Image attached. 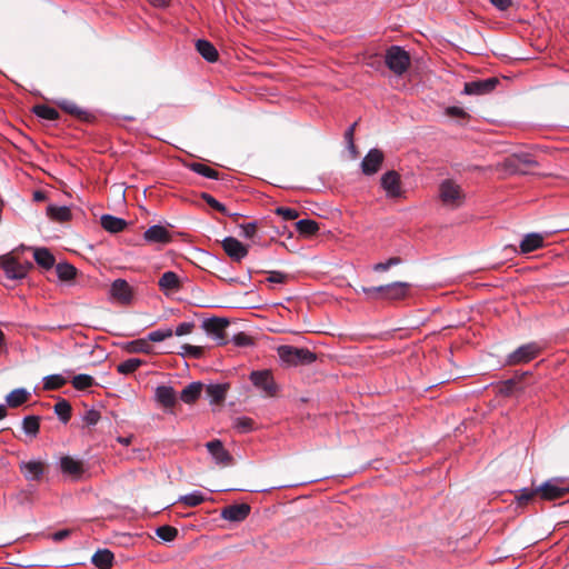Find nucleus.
<instances>
[{
  "label": "nucleus",
  "mask_w": 569,
  "mask_h": 569,
  "mask_svg": "<svg viewBox=\"0 0 569 569\" xmlns=\"http://www.w3.org/2000/svg\"><path fill=\"white\" fill-rule=\"evenodd\" d=\"M506 154L500 162V177L511 174H533L538 162L528 152H510L508 149H500V154Z\"/></svg>",
  "instance_id": "nucleus-1"
},
{
  "label": "nucleus",
  "mask_w": 569,
  "mask_h": 569,
  "mask_svg": "<svg viewBox=\"0 0 569 569\" xmlns=\"http://www.w3.org/2000/svg\"><path fill=\"white\" fill-rule=\"evenodd\" d=\"M569 493V487L556 485L552 480L543 482L535 490L523 489L520 495L515 496L517 507H523L530 502L536 495H540L541 499L552 501L563 498Z\"/></svg>",
  "instance_id": "nucleus-2"
},
{
  "label": "nucleus",
  "mask_w": 569,
  "mask_h": 569,
  "mask_svg": "<svg viewBox=\"0 0 569 569\" xmlns=\"http://www.w3.org/2000/svg\"><path fill=\"white\" fill-rule=\"evenodd\" d=\"M280 359L290 366L310 365L317 360V355L307 348L293 346H280L278 348Z\"/></svg>",
  "instance_id": "nucleus-3"
},
{
  "label": "nucleus",
  "mask_w": 569,
  "mask_h": 569,
  "mask_svg": "<svg viewBox=\"0 0 569 569\" xmlns=\"http://www.w3.org/2000/svg\"><path fill=\"white\" fill-rule=\"evenodd\" d=\"M410 61V54L399 46H391L386 51V66L397 76H402L407 72Z\"/></svg>",
  "instance_id": "nucleus-4"
},
{
  "label": "nucleus",
  "mask_w": 569,
  "mask_h": 569,
  "mask_svg": "<svg viewBox=\"0 0 569 569\" xmlns=\"http://www.w3.org/2000/svg\"><path fill=\"white\" fill-rule=\"evenodd\" d=\"M541 347L537 342H530L520 346L509 353L505 360L506 366H516L527 363L537 358L541 352Z\"/></svg>",
  "instance_id": "nucleus-5"
},
{
  "label": "nucleus",
  "mask_w": 569,
  "mask_h": 569,
  "mask_svg": "<svg viewBox=\"0 0 569 569\" xmlns=\"http://www.w3.org/2000/svg\"><path fill=\"white\" fill-rule=\"evenodd\" d=\"M439 197L445 206L460 207L465 201V194L459 184L452 180H445L439 187Z\"/></svg>",
  "instance_id": "nucleus-6"
},
{
  "label": "nucleus",
  "mask_w": 569,
  "mask_h": 569,
  "mask_svg": "<svg viewBox=\"0 0 569 569\" xmlns=\"http://www.w3.org/2000/svg\"><path fill=\"white\" fill-rule=\"evenodd\" d=\"M250 381L267 397H274L278 392V386L270 370L252 371Z\"/></svg>",
  "instance_id": "nucleus-7"
},
{
  "label": "nucleus",
  "mask_w": 569,
  "mask_h": 569,
  "mask_svg": "<svg viewBox=\"0 0 569 569\" xmlns=\"http://www.w3.org/2000/svg\"><path fill=\"white\" fill-rule=\"evenodd\" d=\"M410 288V283L397 281L379 286L378 290H380L381 299L389 301H398L405 299L408 296Z\"/></svg>",
  "instance_id": "nucleus-8"
},
{
  "label": "nucleus",
  "mask_w": 569,
  "mask_h": 569,
  "mask_svg": "<svg viewBox=\"0 0 569 569\" xmlns=\"http://www.w3.org/2000/svg\"><path fill=\"white\" fill-rule=\"evenodd\" d=\"M0 266L7 277L13 280L23 279L28 274V267H24L11 254L0 256Z\"/></svg>",
  "instance_id": "nucleus-9"
},
{
  "label": "nucleus",
  "mask_w": 569,
  "mask_h": 569,
  "mask_svg": "<svg viewBox=\"0 0 569 569\" xmlns=\"http://www.w3.org/2000/svg\"><path fill=\"white\" fill-rule=\"evenodd\" d=\"M221 246L226 254L234 262H240L249 252L248 247L233 237L224 238Z\"/></svg>",
  "instance_id": "nucleus-10"
},
{
  "label": "nucleus",
  "mask_w": 569,
  "mask_h": 569,
  "mask_svg": "<svg viewBox=\"0 0 569 569\" xmlns=\"http://www.w3.org/2000/svg\"><path fill=\"white\" fill-rule=\"evenodd\" d=\"M229 326V321L226 318H211L203 322L206 331L213 336L217 343L222 346L227 343L226 330Z\"/></svg>",
  "instance_id": "nucleus-11"
},
{
  "label": "nucleus",
  "mask_w": 569,
  "mask_h": 569,
  "mask_svg": "<svg viewBox=\"0 0 569 569\" xmlns=\"http://www.w3.org/2000/svg\"><path fill=\"white\" fill-rule=\"evenodd\" d=\"M110 295L118 302L128 305L132 300L133 289L124 279H116L110 286Z\"/></svg>",
  "instance_id": "nucleus-12"
},
{
  "label": "nucleus",
  "mask_w": 569,
  "mask_h": 569,
  "mask_svg": "<svg viewBox=\"0 0 569 569\" xmlns=\"http://www.w3.org/2000/svg\"><path fill=\"white\" fill-rule=\"evenodd\" d=\"M498 84V77L466 82L463 92L467 94H487L492 92Z\"/></svg>",
  "instance_id": "nucleus-13"
},
{
  "label": "nucleus",
  "mask_w": 569,
  "mask_h": 569,
  "mask_svg": "<svg viewBox=\"0 0 569 569\" xmlns=\"http://www.w3.org/2000/svg\"><path fill=\"white\" fill-rule=\"evenodd\" d=\"M48 466L38 460L22 461L19 463V470L29 481H39L46 472Z\"/></svg>",
  "instance_id": "nucleus-14"
},
{
  "label": "nucleus",
  "mask_w": 569,
  "mask_h": 569,
  "mask_svg": "<svg viewBox=\"0 0 569 569\" xmlns=\"http://www.w3.org/2000/svg\"><path fill=\"white\" fill-rule=\"evenodd\" d=\"M383 152L379 149H371L361 162V170L366 176H372L380 170L383 162Z\"/></svg>",
  "instance_id": "nucleus-15"
},
{
  "label": "nucleus",
  "mask_w": 569,
  "mask_h": 569,
  "mask_svg": "<svg viewBox=\"0 0 569 569\" xmlns=\"http://www.w3.org/2000/svg\"><path fill=\"white\" fill-rule=\"evenodd\" d=\"M60 469L63 475L69 476L72 479H80L86 471L83 461L74 459L71 456L61 457Z\"/></svg>",
  "instance_id": "nucleus-16"
},
{
  "label": "nucleus",
  "mask_w": 569,
  "mask_h": 569,
  "mask_svg": "<svg viewBox=\"0 0 569 569\" xmlns=\"http://www.w3.org/2000/svg\"><path fill=\"white\" fill-rule=\"evenodd\" d=\"M206 447L218 465L230 466L233 463L232 456L224 449L220 440H211L206 443Z\"/></svg>",
  "instance_id": "nucleus-17"
},
{
  "label": "nucleus",
  "mask_w": 569,
  "mask_h": 569,
  "mask_svg": "<svg viewBox=\"0 0 569 569\" xmlns=\"http://www.w3.org/2000/svg\"><path fill=\"white\" fill-rule=\"evenodd\" d=\"M158 286L166 296L178 292L182 287L179 276L173 271H166L162 273L158 281Z\"/></svg>",
  "instance_id": "nucleus-18"
},
{
  "label": "nucleus",
  "mask_w": 569,
  "mask_h": 569,
  "mask_svg": "<svg viewBox=\"0 0 569 569\" xmlns=\"http://www.w3.org/2000/svg\"><path fill=\"white\" fill-rule=\"evenodd\" d=\"M381 186L389 197L396 198L401 196L400 176L397 171L386 172L381 177Z\"/></svg>",
  "instance_id": "nucleus-19"
},
{
  "label": "nucleus",
  "mask_w": 569,
  "mask_h": 569,
  "mask_svg": "<svg viewBox=\"0 0 569 569\" xmlns=\"http://www.w3.org/2000/svg\"><path fill=\"white\" fill-rule=\"evenodd\" d=\"M156 399L163 408L170 410L171 412L178 402L177 393L170 386L157 387Z\"/></svg>",
  "instance_id": "nucleus-20"
},
{
  "label": "nucleus",
  "mask_w": 569,
  "mask_h": 569,
  "mask_svg": "<svg viewBox=\"0 0 569 569\" xmlns=\"http://www.w3.org/2000/svg\"><path fill=\"white\" fill-rule=\"evenodd\" d=\"M250 513V506L247 503L231 505L222 509L221 517L229 521L239 522Z\"/></svg>",
  "instance_id": "nucleus-21"
},
{
  "label": "nucleus",
  "mask_w": 569,
  "mask_h": 569,
  "mask_svg": "<svg viewBox=\"0 0 569 569\" xmlns=\"http://www.w3.org/2000/svg\"><path fill=\"white\" fill-rule=\"evenodd\" d=\"M529 375V372L518 373L516 372L513 377L500 381V396H512L522 390L521 379Z\"/></svg>",
  "instance_id": "nucleus-22"
},
{
  "label": "nucleus",
  "mask_w": 569,
  "mask_h": 569,
  "mask_svg": "<svg viewBox=\"0 0 569 569\" xmlns=\"http://www.w3.org/2000/svg\"><path fill=\"white\" fill-rule=\"evenodd\" d=\"M58 106L61 110L73 116L74 118H77L81 121L90 122L93 119V116L91 113H89L87 110H83L82 108H80L73 101L62 100V101L58 102Z\"/></svg>",
  "instance_id": "nucleus-23"
},
{
  "label": "nucleus",
  "mask_w": 569,
  "mask_h": 569,
  "mask_svg": "<svg viewBox=\"0 0 569 569\" xmlns=\"http://www.w3.org/2000/svg\"><path fill=\"white\" fill-rule=\"evenodd\" d=\"M100 224L106 231L111 232V233L121 232L128 226V223L124 219L118 218V217H114L111 214H103L100 218Z\"/></svg>",
  "instance_id": "nucleus-24"
},
{
  "label": "nucleus",
  "mask_w": 569,
  "mask_h": 569,
  "mask_svg": "<svg viewBox=\"0 0 569 569\" xmlns=\"http://www.w3.org/2000/svg\"><path fill=\"white\" fill-rule=\"evenodd\" d=\"M144 239L149 242L168 243L171 236L163 226L156 224L146 230Z\"/></svg>",
  "instance_id": "nucleus-25"
},
{
  "label": "nucleus",
  "mask_w": 569,
  "mask_h": 569,
  "mask_svg": "<svg viewBox=\"0 0 569 569\" xmlns=\"http://www.w3.org/2000/svg\"><path fill=\"white\" fill-rule=\"evenodd\" d=\"M198 53L208 62H216L219 59V53L216 47L208 40L199 39L196 42Z\"/></svg>",
  "instance_id": "nucleus-26"
},
{
  "label": "nucleus",
  "mask_w": 569,
  "mask_h": 569,
  "mask_svg": "<svg viewBox=\"0 0 569 569\" xmlns=\"http://www.w3.org/2000/svg\"><path fill=\"white\" fill-rule=\"evenodd\" d=\"M202 389L203 385L200 381L191 382L182 389L179 398L184 403L192 405L199 399Z\"/></svg>",
  "instance_id": "nucleus-27"
},
{
  "label": "nucleus",
  "mask_w": 569,
  "mask_h": 569,
  "mask_svg": "<svg viewBox=\"0 0 569 569\" xmlns=\"http://www.w3.org/2000/svg\"><path fill=\"white\" fill-rule=\"evenodd\" d=\"M228 389V383L208 385L206 393L211 403L220 405L224 401Z\"/></svg>",
  "instance_id": "nucleus-28"
},
{
  "label": "nucleus",
  "mask_w": 569,
  "mask_h": 569,
  "mask_svg": "<svg viewBox=\"0 0 569 569\" xmlns=\"http://www.w3.org/2000/svg\"><path fill=\"white\" fill-rule=\"evenodd\" d=\"M34 261L46 270L51 269L54 266V256L47 248H34L33 249Z\"/></svg>",
  "instance_id": "nucleus-29"
},
{
  "label": "nucleus",
  "mask_w": 569,
  "mask_h": 569,
  "mask_svg": "<svg viewBox=\"0 0 569 569\" xmlns=\"http://www.w3.org/2000/svg\"><path fill=\"white\" fill-rule=\"evenodd\" d=\"M543 246V237L539 233L527 234L520 243V252L529 253Z\"/></svg>",
  "instance_id": "nucleus-30"
},
{
  "label": "nucleus",
  "mask_w": 569,
  "mask_h": 569,
  "mask_svg": "<svg viewBox=\"0 0 569 569\" xmlns=\"http://www.w3.org/2000/svg\"><path fill=\"white\" fill-rule=\"evenodd\" d=\"M114 556L109 549H99L91 558L92 563L100 569H109Z\"/></svg>",
  "instance_id": "nucleus-31"
},
{
  "label": "nucleus",
  "mask_w": 569,
  "mask_h": 569,
  "mask_svg": "<svg viewBox=\"0 0 569 569\" xmlns=\"http://www.w3.org/2000/svg\"><path fill=\"white\" fill-rule=\"evenodd\" d=\"M48 217L57 222H66L71 219V211L68 207H58L50 204L47 208Z\"/></svg>",
  "instance_id": "nucleus-32"
},
{
  "label": "nucleus",
  "mask_w": 569,
  "mask_h": 569,
  "mask_svg": "<svg viewBox=\"0 0 569 569\" xmlns=\"http://www.w3.org/2000/svg\"><path fill=\"white\" fill-rule=\"evenodd\" d=\"M30 393L22 388L12 390L7 397V403L11 408H17L28 401Z\"/></svg>",
  "instance_id": "nucleus-33"
},
{
  "label": "nucleus",
  "mask_w": 569,
  "mask_h": 569,
  "mask_svg": "<svg viewBox=\"0 0 569 569\" xmlns=\"http://www.w3.org/2000/svg\"><path fill=\"white\" fill-rule=\"evenodd\" d=\"M187 167L191 171H193L198 174H201L206 178H209V179H219V177H220V173L217 170H214V169L210 168L209 166H206L201 162H191V163L187 164Z\"/></svg>",
  "instance_id": "nucleus-34"
},
{
  "label": "nucleus",
  "mask_w": 569,
  "mask_h": 569,
  "mask_svg": "<svg viewBox=\"0 0 569 569\" xmlns=\"http://www.w3.org/2000/svg\"><path fill=\"white\" fill-rule=\"evenodd\" d=\"M32 112L37 117L46 119V120L53 121V120L59 119V112L54 108H51V107H49L47 104H36V106H33L32 107Z\"/></svg>",
  "instance_id": "nucleus-35"
},
{
  "label": "nucleus",
  "mask_w": 569,
  "mask_h": 569,
  "mask_svg": "<svg viewBox=\"0 0 569 569\" xmlns=\"http://www.w3.org/2000/svg\"><path fill=\"white\" fill-rule=\"evenodd\" d=\"M56 415L59 417V419L67 423L71 418V405L66 399H60L53 407Z\"/></svg>",
  "instance_id": "nucleus-36"
},
{
  "label": "nucleus",
  "mask_w": 569,
  "mask_h": 569,
  "mask_svg": "<svg viewBox=\"0 0 569 569\" xmlns=\"http://www.w3.org/2000/svg\"><path fill=\"white\" fill-rule=\"evenodd\" d=\"M297 230L303 236H313L319 230V224L311 219H302L296 223Z\"/></svg>",
  "instance_id": "nucleus-37"
},
{
  "label": "nucleus",
  "mask_w": 569,
  "mask_h": 569,
  "mask_svg": "<svg viewBox=\"0 0 569 569\" xmlns=\"http://www.w3.org/2000/svg\"><path fill=\"white\" fill-rule=\"evenodd\" d=\"M56 272L61 281H70L77 276V269L67 262L58 263L56 267Z\"/></svg>",
  "instance_id": "nucleus-38"
},
{
  "label": "nucleus",
  "mask_w": 569,
  "mask_h": 569,
  "mask_svg": "<svg viewBox=\"0 0 569 569\" xmlns=\"http://www.w3.org/2000/svg\"><path fill=\"white\" fill-rule=\"evenodd\" d=\"M143 365V361L138 358H130L117 366V371L122 375L133 373L139 367Z\"/></svg>",
  "instance_id": "nucleus-39"
},
{
  "label": "nucleus",
  "mask_w": 569,
  "mask_h": 569,
  "mask_svg": "<svg viewBox=\"0 0 569 569\" xmlns=\"http://www.w3.org/2000/svg\"><path fill=\"white\" fill-rule=\"evenodd\" d=\"M126 349L132 353H149L151 352L152 346L148 339H137L127 343Z\"/></svg>",
  "instance_id": "nucleus-40"
},
{
  "label": "nucleus",
  "mask_w": 569,
  "mask_h": 569,
  "mask_svg": "<svg viewBox=\"0 0 569 569\" xmlns=\"http://www.w3.org/2000/svg\"><path fill=\"white\" fill-rule=\"evenodd\" d=\"M22 428L27 435L36 437L40 429V418L38 416H27L22 421Z\"/></svg>",
  "instance_id": "nucleus-41"
},
{
  "label": "nucleus",
  "mask_w": 569,
  "mask_h": 569,
  "mask_svg": "<svg viewBox=\"0 0 569 569\" xmlns=\"http://www.w3.org/2000/svg\"><path fill=\"white\" fill-rule=\"evenodd\" d=\"M67 383V379L61 375H50L43 378L44 390H58Z\"/></svg>",
  "instance_id": "nucleus-42"
},
{
  "label": "nucleus",
  "mask_w": 569,
  "mask_h": 569,
  "mask_svg": "<svg viewBox=\"0 0 569 569\" xmlns=\"http://www.w3.org/2000/svg\"><path fill=\"white\" fill-rule=\"evenodd\" d=\"M71 383L77 390H86L94 385V379L89 375L80 373L72 378Z\"/></svg>",
  "instance_id": "nucleus-43"
},
{
  "label": "nucleus",
  "mask_w": 569,
  "mask_h": 569,
  "mask_svg": "<svg viewBox=\"0 0 569 569\" xmlns=\"http://www.w3.org/2000/svg\"><path fill=\"white\" fill-rule=\"evenodd\" d=\"M156 535L163 541H173L178 536V529L172 526H161L156 529Z\"/></svg>",
  "instance_id": "nucleus-44"
},
{
  "label": "nucleus",
  "mask_w": 569,
  "mask_h": 569,
  "mask_svg": "<svg viewBox=\"0 0 569 569\" xmlns=\"http://www.w3.org/2000/svg\"><path fill=\"white\" fill-rule=\"evenodd\" d=\"M178 501L187 507H197L204 501V497L201 492L194 491L192 493L180 497Z\"/></svg>",
  "instance_id": "nucleus-45"
},
{
  "label": "nucleus",
  "mask_w": 569,
  "mask_h": 569,
  "mask_svg": "<svg viewBox=\"0 0 569 569\" xmlns=\"http://www.w3.org/2000/svg\"><path fill=\"white\" fill-rule=\"evenodd\" d=\"M201 198L210 208L219 211L222 214H229V210L227 209V207L223 203L219 202L217 199H214L211 194L202 193Z\"/></svg>",
  "instance_id": "nucleus-46"
},
{
  "label": "nucleus",
  "mask_w": 569,
  "mask_h": 569,
  "mask_svg": "<svg viewBox=\"0 0 569 569\" xmlns=\"http://www.w3.org/2000/svg\"><path fill=\"white\" fill-rule=\"evenodd\" d=\"M182 355L188 356L193 359H200L204 355V348L201 346H192V345H183L182 346Z\"/></svg>",
  "instance_id": "nucleus-47"
},
{
  "label": "nucleus",
  "mask_w": 569,
  "mask_h": 569,
  "mask_svg": "<svg viewBox=\"0 0 569 569\" xmlns=\"http://www.w3.org/2000/svg\"><path fill=\"white\" fill-rule=\"evenodd\" d=\"M173 331L171 329H159L156 331H152L148 335V341L150 342H160L166 340L167 338L172 337Z\"/></svg>",
  "instance_id": "nucleus-48"
},
{
  "label": "nucleus",
  "mask_w": 569,
  "mask_h": 569,
  "mask_svg": "<svg viewBox=\"0 0 569 569\" xmlns=\"http://www.w3.org/2000/svg\"><path fill=\"white\" fill-rule=\"evenodd\" d=\"M401 258L400 257H391L389 258L386 262H379V263H376L373 266V270L376 272H383V271H387L389 268L393 267V266H398L401 263Z\"/></svg>",
  "instance_id": "nucleus-49"
},
{
  "label": "nucleus",
  "mask_w": 569,
  "mask_h": 569,
  "mask_svg": "<svg viewBox=\"0 0 569 569\" xmlns=\"http://www.w3.org/2000/svg\"><path fill=\"white\" fill-rule=\"evenodd\" d=\"M276 214L282 217L284 220H295L299 217V212L296 209L278 207L274 210Z\"/></svg>",
  "instance_id": "nucleus-50"
},
{
  "label": "nucleus",
  "mask_w": 569,
  "mask_h": 569,
  "mask_svg": "<svg viewBox=\"0 0 569 569\" xmlns=\"http://www.w3.org/2000/svg\"><path fill=\"white\" fill-rule=\"evenodd\" d=\"M253 420L248 417L237 418L234 421V427L241 432H247L252 429Z\"/></svg>",
  "instance_id": "nucleus-51"
},
{
  "label": "nucleus",
  "mask_w": 569,
  "mask_h": 569,
  "mask_svg": "<svg viewBox=\"0 0 569 569\" xmlns=\"http://www.w3.org/2000/svg\"><path fill=\"white\" fill-rule=\"evenodd\" d=\"M240 228L242 229L241 236L248 239L254 238L258 231V224L257 222H249L246 224H240Z\"/></svg>",
  "instance_id": "nucleus-52"
},
{
  "label": "nucleus",
  "mask_w": 569,
  "mask_h": 569,
  "mask_svg": "<svg viewBox=\"0 0 569 569\" xmlns=\"http://www.w3.org/2000/svg\"><path fill=\"white\" fill-rule=\"evenodd\" d=\"M233 342L238 347H248L253 343V340L250 336L244 332H239L233 336Z\"/></svg>",
  "instance_id": "nucleus-53"
},
{
  "label": "nucleus",
  "mask_w": 569,
  "mask_h": 569,
  "mask_svg": "<svg viewBox=\"0 0 569 569\" xmlns=\"http://www.w3.org/2000/svg\"><path fill=\"white\" fill-rule=\"evenodd\" d=\"M100 418H101L100 412L98 410L91 409V410H88L86 412V415L83 416V422L87 426H94L98 423Z\"/></svg>",
  "instance_id": "nucleus-54"
},
{
  "label": "nucleus",
  "mask_w": 569,
  "mask_h": 569,
  "mask_svg": "<svg viewBox=\"0 0 569 569\" xmlns=\"http://www.w3.org/2000/svg\"><path fill=\"white\" fill-rule=\"evenodd\" d=\"M267 281L271 283H284L288 279V274L281 271H269Z\"/></svg>",
  "instance_id": "nucleus-55"
},
{
  "label": "nucleus",
  "mask_w": 569,
  "mask_h": 569,
  "mask_svg": "<svg viewBox=\"0 0 569 569\" xmlns=\"http://www.w3.org/2000/svg\"><path fill=\"white\" fill-rule=\"evenodd\" d=\"M194 328V323L192 322H182L180 323L176 329L177 336H184L191 333L192 329Z\"/></svg>",
  "instance_id": "nucleus-56"
},
{
  "label": "nucleus",
  "mask_w": 569,
  "mask_h": 569,
  "mask_svg": "<svg viewBox=\"0 0 569 569\" xmlns=\"http://www.w3.org/2000/svg\"><path fill=\"white\" fill-rule=\"evenodd\" d=\"M378 289H379V286L378 287H370V288L361 287V291L363 293H366L370 299H381L380 290H378Z\"/></svg>",
  "instance_id": "nucleus-57"
},
{
  "label": "nucleus",
  "mask_w": 569,
  "mask_h": 569,
  "mask_svg": "<svg viewBox=\"0 0 569 569\" xmlns=\"http://www.w3.org/2000/svg\"><path fill=\"white\" fill-rule=\"evenodd\" d=\"M447 114L450 116V117H456V118H465L467 117V113L466 111L460 108V107H450L447 109Z\"/></svg>",
  "instance_id": "nucleus-58"
},
{
  "label": "nucleus",
  "mask_w": 569,
  "mask_h": 569,
  "mask_svg": "<svg viewBox=\"0 0 569 569\" xmlns=\"http://www.w3.org/2000/svg\"><path fill=\"white\" fill-rule=\"evenodd\" d=\"M71 535V530L69 529H63V530H59L57 532H54L52 535V539L57 542L59 541H62L64 540L66 538H68L69 536Z\"/></svg>",
  "instance_id": "nucleus-59"
},
{
  "label": "nucleus",
  "mask_w": 569,
  "mask_h": 569,
  "mask_svg": "<svg viewBox=\"0 0 569 569\" xmlns=\"http://www.w3.org/2000/svg\"><path fill=\"white\" fill-rule=\"evenodd\" d=\"M353 132H351V130H347L345 132V139L347 140L348 142V147L351 151H355L356 149V146H355V142H353Z\"/></svg>",
  "instance_id": "nucleus-60"
},
{
  "label": "nucleus",
  "mask_w": 569,
  "mask_h": 569,
  "mask_svg": "<svg viewBox=\"0 0 569 569\" xmlns=\"http://www.w3.org/2000/svg\"><path fill=\"white\" fill-rule=\"evenodd\" d=\"M47 199L46 192L41 190H37L33 192L34 201H44Z\"/></svg>",
  "instance_id": "nucleus-61"
},
{
  "label": "nucleus",
  "mask_w": 569,
  "mask_h": 569,
  "mask_svg": "<svg viewBox=\"0 0 569 569\" xmlns=\"http://www.w3.org/2000/svg\"><path fill=\"white\" fill-rule=\"evenodd\" d=\"M512 6L511 0H500V11H505Z\"/></svg>",
  "instance_id": "nucleus-62"
},
{
  "label": "nucleus",
  "mask_w": 569,
  "mask_h": 569,
  "mask_svg": "<svg viewBox=\"0 0 569 569\" xmlns=\"http://www.w3.org/2000/svg\"><path fill=\"white\" fill-rule=\"evenodd\" d=\"M503 251L508 254L517 253V248L515 246L508 244L503 248Z\"/></svg>",
  "instance_id": "nucleus-63"
},
{
  "label": "nucleus",
  "mask_w": 569,
  "mask_h": 569,
  "mask_svg": "<svg viewBox=\"0 0 569 569\" xmlns=\"http://www.w3.org/2000/svg\"><path fill=\"white\" fill-rule=\"evenodd\" d=\"M153 6L164 7L168 4V0H149Z\"/></svg>",
  "instance_id": "nucleus-64"
}]
</instances>
